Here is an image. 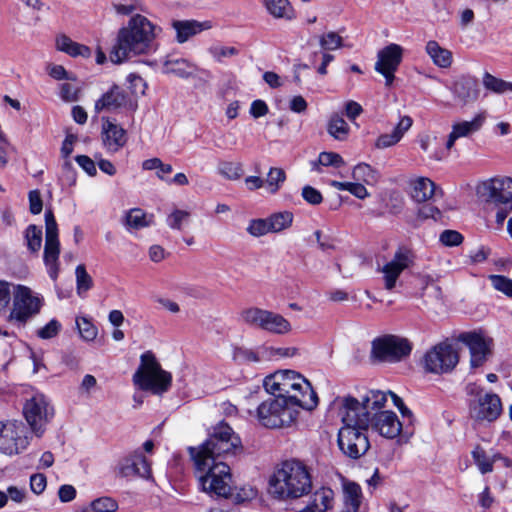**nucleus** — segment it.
<instances>
[{"instance_id": "nucleus-1", "label": "nucleus", "mask_w": 512, "mask_h": 512, "mask_svg": "<svg viewBox=\"0 0 512 512\" xmlns=\"http://www.w3.org/2000/svg\"><path fill=\"white\" fill-rule=\"evenodd\" d=\"M162 32L147 17L136 14L131 17L126 27L119 30L110 60L120 64L132 56L146 54L152 49V43Z\"/></svg>"}, {"instance_id": "nucleus-2", "label": "nucleus", "mask_w": 512, "mask_h": 512, "mask_svg": "<svg viewBox=\"0 0 512 512\" xmlns=\"http://www.w3.org/2000/svg\"><path fill=\"white\" fill-rule=\"evenodd\" d=\"M263 386L267 393L283 398L305 410L318 404V396L310 382L293 370H279L265 377Z\"/></svg>"}, {"instance_id": "nucleus-3", "label": "nucleus", "mask_w": 512, "mask_h": 512, "mask_svg": "<svg viewBox=\"0 0 512 512\" xmlns=\"http://www.w3.org/2000/svg\"><path fill=\"white\" fill-rule=\"evenodd\" d=\"M311 474L306 465L297 460L284 461L269 479L268 493L280 501L298 499L310 493Z\"/></svg>"}, {"instance_id": "nucleus-4", "label": "nucleus", "mask_w": 512, "mask_h": 512, "mask_svg": "<svg viewBox=\"0 0 512 512\" xmlns=\"http://www.w3.org/2000/svg\"><path fill=\"white\" fill-rule=\"evenodd\" d=\"M188 450L194 465L203 468L207 459L217 461L221 456H236L243 451V446L233 429L227 423L220 422L202 445L189 447Z\"/></svg>"}, {"instance_id": "nucleus-5", "label": "nucleus", "mask_w": 512, "mask_h": 512, "mask_svg": "<svg viewBox=\"0 0 512 512\" xmlns=\"http://www.w3.org/2000/svg\"><path fill=\"white\" fill-rule=\"evenodd\" d=\"M466 393L472 397L468 400V410L469 417L475 424H490L502 414V401L496 393L484 392L481 387L473 383L466 386Z\"/></svg>"}, {"instance_id": "nucleus-6", "label": "nucleus", "mask_w": 512, "mask_h": 512, "mask_svg": "<svg viewBox=\"0 0 512 512\" xmlns=\"http://www.w3.org/2000/svg\"><path fill=\"white\" fill-rule=\"evenodd\" d=\"M141 364L133 375V382L143 391L162 394L171 386L172 376L163 370L151 351L141 355Z\"/></svg>"}, {"instance_id": "nucleus-7", "label": "nucleus", "mask_w": 512, "mask_h": 512, "mask_svg": "<svg viewBox=\"0 0 512 512\" xmlns=\"http://www.w3.org/2000/svg\"><path fill=\"white\" fill-rule=\"evenodd\" d=\"M195 466L196 475L198 477L201 489L211 496L225 497L232 493V475L230 467L222 461H211L207 459V463L203 468Z\"/></svg>"}, {"instance_id": "nucleus-8", "label": "nucleus", "mask_w": 512, "mask_h": 512, "mask_svg": "<svg viewBox=\"0 0 512 512\" xmlns=\"http://www.w3.org/2000/svg\"><path fill=\"white\" fill-rule=\"evenodd\" d=\"M299 408L301 407L298 405L274 396L257 407V418L267 428H282L290 426L296 420Z\"/></svg>"}, {"instance_id": "nucleus-9", "label": "nucleus", "mask_w": 512, "mask_h": 512, "mask_svg": "<svg viewBox=\"0 0 512 512\" xmlns=\"http://www.w3.org/2000/svg\"><path fill=\"white\" fill-rule=\"evenodd\" d=\"M243 322L272 334L283 335L291 331L290 322L281 314L258 307L244 309L241 314Z\"/></svg>"}, {"instance_id": "nucleus-10", "label": "nucleus", "mask_w": 512, "mask_h": 512, "mask_svg": "<svg viewBox=\"0 0 512 512\" xmlns=\"http://www.w3.org/2000/svg\"><path fill=\"white\" fill-rule=\"evenodd\" d=\"M30 431L19 420L0 421V452L7 455L19 454L27 448Z\"/></svg>"}, {"instance_id": "nucleus-11", "label": "nucleus", "mask_w": 512, "mask_h": 512, "mask_svg": "<svg viewBox=\"0 0 512 512\" xmlns=\"http://www.w3.org/2000/svg\"><path fill=\"white\" fill-rule=\"evenodd\" d=\"M411 342L396 335H385L372 341V355L380 361L395 363L409 356Z\"/></svg>"}, {"instance_id": "nucleus-12", "label": "nucleus", "mask_w": 512, "mask_h": 512, "mask_svg": "<svg viewBox=\"0 0 512 512\" xmlns=\"http://www.w3.org/2000/svg\"><path fill=\"white\" fill-rule=\"evenodd\" d=\"M476 194L485 202L504 205L512 209V178L496 176L481 181L476 186Z\"/></svg>"}, {"instance_id": "nucleus-13", "label": "nucleus", "mask_w": 512, "mask_h": 512, "mask_svg": "<svg viewBox=\"0 0 512 512\" xmlns=\"http://www.w3.org/2000/svg\"><path fill=\"white\" fill-rule=\"evenodd\" d=\"M459 361L458 353L448 342H441L428 350L423 357L425 371L434 374L451 372Z\"/></svg>"}, {"instance_id": "nucleus-14", "label": "nucleus", "mask_w": 512, "mask_h": 512, "mask_svg": "<svg viewBox=\"0 0 512 512\" xmlns=\"http://www.w3.org/2000/svg\"><path fill=\"white\" fill-rule=\"evenodd\" d=\"M23 413L31 431L40 437L45 425L53 417L54 411L43 394H35L26 401Z\"/></svg>"}, {"instance_id": "nucleus-15", "label": "nucleus", "mask_w": 512, "mask_h": 512, "mask_svg": "<svg viewBox=\"0 0 512 512\" xmlns=\"http://www.w3.org/2000/svg\"><path fill=\"white\" fill-rule=\"evenodd\" d=\"M415 262L413 250L405 245L399 246L393 257L380 269L383 274L384 288L392 291L396 288L401 273L411 268Z\"/></svg>"}, {"instance_id": "nucleus-16", "label": "nucleus", "mask_w": 512, "mask_h": 512, "mask_svg": "<svg viewBox=\"0 0 512 512\" xmlns=\"http://www.w3.org/2000/svg\"><path fill=\"white\" fill-rule=\"evenodd\" d=\"M59 254L58 226L52 210L49 209L45 211L44 262L48 268V274L53 280H56L58 277Z\"/></svg>"}, {"instance_id": "nucleus-17", "label": "nucleus", "mask_w": 512, "mask_h": 512, "mask_svg": "<svg viewBox=\"0 0 512 512\" xmlns=\"http://www.w3.org/2000/svg\"><path fill=\"white\" fill-rule=\"evenodd\" d=\"M339 415L343 423L342 427H350L360 430H368L371 422V412L366 409L363 401L355 397L345 396L340 398Z\"/></svg>"}, {"instance_id": "nucleus-18", "label": "nucleus", "mask_w": 512, "mask_h": 512, "mask_svg": "<svg viewBox=\"0 0 512 512\" xmlns=\"http://www.w3.org/2000/svg\"><path fill=\"white\" fill-rule=\"evenodd\" d=\"M366 432L367 430L341 427L338 433L340 450L351 459L363 456L370 447Z\"/></svg>"}, {"instance_id": "nucleus-19", "label": "nucleus", "mask_w": 512, "mask_h": 512, "mask_svg": "<svg viewBox=\"0 0 512 512\" xmlns=\"http://www.w3.org/2000/svg\"><path fill=\"white\" fill-rule=\"evenodd\" d=\"M40 308L41 300L32 294L30 288L23 285L16 286L11 318L19 322H25L31 316L37 314Z\"/></svg>"}, {"instance_id": "nucleus-20", "label": "nucleus", "mask_w": 512, "mask_h": 512, "mask_svg": "<svg viewBox=\"0 0 512 512\" xmlns=\"http://www.w3.org/2000/svg\"><path fill=\"white\" fill-rule=\"evenodd\" d=\"M402 48L397 44H390L378 52L375 70L385 78V85L391 86L394 74L402 61Z\"/></svg>"}, {"instance_id": "nucleus-21", "label": "nucleus", "mask_w": 512, "mask_h": 512, "mask_svg": "<svg viewBox=\"0 0 512 512\" xmlns=\"http://www.w3.org/2000/svg\"><path fill=\"white\" fill-rule=\"evenodd\" d=\"M459 341L464 343L470 351L471 366L476 368L481 366L491 353L492 340L485 338L482 334L476 332L462 333Z\"/></svg>"}, {"instance_id": "nucleus-22", "label": "nucleus", "mask_w": 512, "mask_h": 512, "mask_svg": "<svg viewBox=\"0 0 512 512\" xmlns=\"http://www.w3.org/2000/svg\"><path fill=\"white\" fill-rule=\"evenodd\" d=\"M117 474L123 478L137 476L148 479L151 477V468L147 458L136 451L119 461Z\"/></svg>"}, {"instance_id": "nucleus-23", "label": "nucleus", "mask_w": 512, "mask_h": 512, "mask_svg": "<svg viewBox=\"0 0 512 512\" xmlns=\"http://www.w3.org/2000/svg\"><path fill=\"white\" fill-rule=\"evenodd\" d=\"M370 427L387 439L396 438L402 431V423L392 411L375 412L371 418Z\"/></svg>"}, {"instance_id": "nucleus-24", "label": "nucleus", "mask_w": 512, "mask_h": 512, "mask_svg": "<svg viewBox=\"0 0 512 512\" xmlns=\"http://www.w3.org/2000/svg\"><path fill=\"white\" fill-rule=\"evenodd\" d=\"M450 89L454 98L462 105L475 102L480 94L478 80L469 75L459 76Z\"/></svg>"}, {"instance_id": "nucleus-25", "label": "nucleus", "mask_w": 512, "mask_h": 512, "mask_svg": "<svg viewBox=\"0 0 512 512\" xmlns=\"http://www.w3.org/2000/svg\"><path fill=\"white\" fill-rule=\"evenodd\" d=\"M171 26L176 32V41L183 44L202 31L211 29L212 23L210 21L200 22L194 19L173 20Z\"/></svg>"}, {"instance_id": "nucleus-26", "label": "nucleus", "mask_w": 512, "mask_h": 512, "mask_svg": "<svg viewBox=\"0 0 512 512\" xmlns=\"http://www.w3.org/2000/svg\"><path fill=\"white\" fill-rule=\"evenodd\" d=\"M486 116L484 113L477 114L471 121H462L455 123L452 126V131L448 136L446 143L447 150H450L457 139L467 137L481 129L485 122Z\"/></svg>"}, {"instance_id": "nucleus-27", "label": "nucleus", "mask_w": 512, "mask_h": 512, "mask_svg": "<svg viewBox=\"0 0 512 512\" xmlns=\"http://www.w3.org/2000/svg\"><path fill=\"white\" fill-rule=\"evenodd\" d=\"M102 140L105 148L115 153L126 144V131L118 124L107 121L103 124Z\"/></svg>"}, {"instance_id": "nucleus-28", "label": "nucleus", "mask_w": 512, "mask_h": 512, "mask_svg": "<svg viewBox=\"0 0 512 512\" xmlns=\"http://www.w3.org/2000/svg\"><path fill=\"white\" fill-rule=\"evenodd\" d=\"M411 197L418 203L426 202L432 197L442 196V190L426 177H419L411 182Z\"/></svg>"}, {"instance_id": "nucleus-29", "label": "nucleus", "mask_w": 512, "mask_h": 512, "mask_svg": "<svg viewBox=\"0 0 512 512\" xmlns=\"http://www.w3.org/2000/svg\"><path fill=\"white\" fill-rule=\"evenodd\" d=\"M333 495L331 489L321 488L312 495L307 506L299 512H326L332 508Z\"/></svg>"}, {"instance_id": "nucleus-30", "label": "nucleus", "mask_w": 512, "mask_h": 512, "mask_svg": "<svg viewBox=\"0 0 512 512\" xmlns=\"http://www.w3.org/2000/svg\"><path fill=\"white\" fill-rule=\"evenodd\" d=\"M164 74H173L180 78H188L195 72V66L184 58L167 59L162 67Z\"/></svg>"}, {"instance_id": "nucleus-31", "label": "nucleus", "mask_w": 512, "mask_h": 512, "mask_svg": "<svg viewBox=\"0 0 512 512\" xmlns=\"http://www.w3.org/2000/svg\"><path fill=\"white\" fill-rule=\"evenodd\" d=\"M56 46L58 50L65 52L71 57L81 56L89 58L91 56V49L88 46L74 42L66 35L57 37Z\"/></svg>"}, {"instance_id": "nucleus-32", "label": "nucleus", "mask_w": 512, "mask_h": 512, "mask_svg": "<svg viewBox=\"0 0 512 512\" xmlns=\"http://www.w3.org/2000/svg\"><path fill=\"white\" fill-rule=\"evenodd\" d=\"M124 103V94L117 86H114L108 92H106L98 101H96L95 109L98 112L101 110L113 111L121 107Z\"/></svg>"}, {"instance_id": "nucleus-33", "label": "nucleus", "mask_w": 512, "mask_h": 512, "mask_svg": "<svg viewBox=\"0 0 512 512\" xmlns=\"http://www.w3.org/2000/svg\"><path fill=\"white\" fill-rule=\"evenodd\" d=\"M425 49L436 66L440 68L451 66L453 58L451 51L441 47L437 41H428Z\"/></svg>"}, {"instance_id": "nucleus-34", "label": "nucleus", "mask_w": 512, "mask_h": 512, "mask_svg": "<svg viewBox=\"0 0 512 512\" xmlns=\"http://www.w3.org/2000/svg\"><path fill=\"white\" fill-rule=\"evenodd\" d=\"M154 223V215L147 214L140 208L130 209L125 217V225L131 229H142Z\"/></svg>"}, {"instance_id": "nucleus-35", "label": "nucleus", "mask_w": 512, "mask_h": 512, "mask_svg": "<svg viewBox=\"0 0 512 512\" xmlns=\"http://www.w3.org/2000/svg\"><path fill=\"white\" fill-rule=\"evenodd\" d=\"M327 132L336 140L344 141L348 138L350 127L339 114H333L327 124Z\"/></svg>"}, {"instance_id": "nucleus-36", "label": "nucleus", "mask_w": 512, "mask_h": 512, "mask_svg": "<svg viewBox=\"0 0 512 512\" xmlns=\"http://www.w3.org/2000/svg\"><path fill=\"white\" fill-rule=\"evenodd\" d=\"M267 219L271 233H280L292 226L294 215L290 211H281L271 214Z\"/></svg>"}, {"instance_id": "nucleus-37", "label": "nucleus", "mask_w": 512, "mask_h": 512, "mask_svg": "<svg viewBox=\"0 0 512 512\" xmlns=\"http://www.w3.org/2000/svg\"><path fill=\"white\" fill-rule=\"evenodd\" d=\"M267 11L275 18L291 19L293 9L288 0H264Z\"/></svg>"}, {"instance_id": "nucleus-38", "label": "nucleus", "mask_w": 512, "mask_h": 512, "mask_svg": "<svg viewBox=\"0 0 512 512\" xmlns=\"http://www.w3.org/2000/svg\"><path fill=\"white\" fill-rule=\"evenodd\" d=\"M482 83L486 90L496 94H504L507 91L512 92L511 82L497 78L488 72L484 73Z\"/></svg>"}, {"instance_id": "nucleus-39", "label": "nucleus", "mask_w": 512, "mask_h": 512, "mask_svg": "<svg viewBox=\"0 0 512 512\" xmlns=\"http://www.w3.org/2000/svg\"><path fill=\"white\" fill-rule=\"evenodd\" d=\"M345 164L342 156L335 152H321L317 161L311 162L312 170L321 172V166L339 168Z\"/></svg>"}, {"instance_id": "nucleus-40", "label": "nucleus", "mask_w": 512, "mask_h": 512, "mask_svg": "<svg viewBox=\"0 0 512 512\" xmlns=\"http://www.w3.org/2000/svg\"><path fill=\"white\" fill-rule=\"evenodd\" d=\"M362 401L373 416L375 412H381L380 410L385 406L387 394L382 391L371 390L363 397Z\"/></svg>"}, {"instance_id": "nucleus-41", "label": "nucleus", "mask_w": 512, "mask_h": 512, "mask_svg": "<svg viewBox=\"0 0 512 512\" xmlns=\"http://www.w3.org/2000/svg\"><path fill=\"white\" fill-rule=\"evenodd\" d=\"M217 171L228 180H238L243 175L242 164L234 161H220L217 166Z\"/></svg>"}, {"instance_id": "nucleus-42", "label": "nucleus", "mask_w": 512, "mask_h": 512, "mask_svg": "<svg viewBox=\"0 0 512 512\" xmlns=\"http://www.w3.org/2000/svg\"><path fill=\"white\" fill-rule=\"evenodd\" d=\"M361 503V488L356 483H348L344 486V505L346 508L359 510Z\"/></svg>"}, {"instance_id": "nucleus-43", "label": "nucleus", "mask_w": 512, "mask_h": 512, "mask_svg": "<svg viewBox=\"0 0 512 512\" xmlns=\"http://www.w3.org/2000/svg\"><path fill=\"white\" fill-rule=\"evenodd\" d=\"M75 275L77 294L80 297H84L85 293L93 287L92 277L87 273L83 264L76 267Z\"/></svg>"}, {"instance_id": "nucleus-44", "label": "nucleus", "mask_w": 512, "mask_h": 512, "mask_svg": "<svg viewBox=\"0 0 512 512\" xmlns=\"http://www.w3.org/2000/svg\"><path fill=\"white\" fill-rule=\"evenodd\" d=\"M27 247L31 252H37L42 244V229L36 225H29L25 231Z\"/></svg>"}, {"instance_id": "nucleus-45", "label": "nucleus", "mask_w": 512, "mask_h": 512, "mask_svg": "<svg viewBox=\"0 0 512 512\" xmlns=\"http://www.w3.org/2000/svg\"><path fill=\"white\" fill-rule=\"evenodd\" d=\"M472 458L482 474H487L493 471V460L487 456L485 450L477 446L472 451Z\"/></svg>"}, {"instance_id": "nucleus-46", "label": "nucleus", "mask_w": 512, "mask_h": 512, "mask_svg": "<svg viewBox=\"0 0 512 512\" xmlns=\"http://www.w3.org/2000/svg\"><path fill=\"white\" fill-rule=\"evenodd\" d=\"M285 179L286 174L283 169L277 167L270 168L266 179L269 192L272 194L276 193Z\"/></svg>"}, {"instance_id": "nucleus-47", "label": "nucleus", "mask_w": 512, "mask_h": 512, "mask_svg": "<svg viewBox=\"0 0 512 512\" xmlns=\"http://www.w3.org/2000/svg\"><path fill=\"white\" fill-rule=\"evenodd\" d=\"M352 177L356 181H362L367 184L372 183L376 179L374 169L366 163H360L356 165L353 168Z\"/></svg>"}, {"instance_id": "nucleus-48", "label": "nucleus", "mask_w": 512, "mask_h": 512, "mask_svg": "<svg viewBox=\"0 0 512 512\" xmlns=\"http://www.w3.org/2000/svg\"><path fill=\"white\" fill-rule=\"evenodd\" d=\"M246 230L253 237H261L271 233L267 218H257L250 220Z\"/></svg>"}, {"instance_id": "nucleus-49", "label": "nucleus", "mask_w": 512, "mask_h": 512, "mask_svg": "<svg viewBox=\"0 0 512 512\" xmlns=\"http://www.w3.org/2000/svg\"><path fill=\"white\" fill-rule=\"evenodd\" d=\"M488 279L491 282L492 287L505 294L508 297H512V280L503 275H489Z\"/></svg>"}, {"instance_id": "nucleus-50", "label": "nucleus", "mask_w": 512, "mask_h": 512, "mask_svg": "<svg viewBox=\"0 0 512 512\" xmlns=\"http://www.w3.org/2000/svg\"><path fill=\"white\" fill-rule=\"evenodd\" d=\"M76 326L80 336L86 341H92L97 336V328L85 317L76 319Z\"/></svg>"}, {"instance_id": "nucleus-51", "label": "nucleus", "mask_w": 512, "mask_h": 512, "mask_svg": "<svg viewBox=\"0 0 512 512\" xmlns=\"http://www.w3.org/2000/svg\"><path fill=\"white\" fill-rule=\"evenodd\" d=\"M319 44L324 50H336L343 44L342 37L336 32H328L319 38Z\"/></svg>"}, {"instance_id": "nucleus-52", "label": "nucleus", "mask_w": 512, "mask_h": 512, "mask_svg": "<svg viewBox=\"0 0 512 512\" xmlns=\"http://www.w3.org/2000/svg\"><path fill=\"white\" fill-rule=\"evenodd\" d=\"M91 508L94 512H115L118 509V503L111 497H100L91 502Z\"/></svg>"}, {"instance_id": "nucleus-53", "label": "nucleus", "mask_w": 512, "mask_h": 512, "mask_svg": "<svg viewBox=\"0 0 512 512\" xmlns=\"http://www.w3.org/2000/svg\"><path fill=\"white\" fill-rule=\"evenodd\" d=\"M190 214L183 210H174L167 218V224L172 229L181 230L182 225L188 221Z\"/></svg>"}, {"instance_id": "nucleus-54", "label": "nucleus", "mask_w": 512, "mask_h": 512, "mask_svg": "<svg viewBox=\"0 0 512 512\" xmlns=\"http://www.w3.org/2000/svg\"><path fill=\"white\" fill-rule=\"evenodd\" d=\"M61 330V324L58 320H50L44 327L37 331V336L41 339H51Z\"/></svg>"}, {"instance_id": "nucleus-55", "label": "nucleus", "mask_w": 512, "mask_h": 512, "mask_svg": "<svg viewBox=\"0 0 512 512\" xmlns=\"http://www.w3.org/2000/svg\"><path fill=\"white\" fill-rule=\"evenodd\" d=\"M440 242L448 247L458 246L463 242V236L456 230H444L440 234Z\"/></svg>"}, {"instance_id": "nucleus-56", "label": "nucleus", "mask_w": 512, "mask_h": 512, "mask_svg": "<svg viewBox=\"0 0 512 512\" xmlns=\"http://www.w3.org/2000/svg\"><path fill=\"white\" fill-rule=\"evenodd\" d=\"M302 197L311 205H319L323 201L321 192L310 185L302 188Z\"/></svg>"}, {"instance_id": "nucleus-57", "label": "nucleus", "mask_w": 512, "mask_h": 512, "mask_svg": "<svg viewBox=\"0 0 512 512\" xmlns=\"http://www.w3.org/2000/svg\"><path fill=\"white\" fill-rule=\"evenodd\" d=\"M209 52L218 62H221L223 58L232 57L238 54V50L235 47L226 46H213L209 49Z\"/></svg>"}, {"instance_id": "nucleus-58", "label": "nucleus", "mask_w": 512, "mask_h": 512, "mask_svg": "<svg viewBox=\"0 0 512 512\" xmlns=\"http://www.w3.org/2000/svg\"><path fill=\"white\" fill-rule=\"evenodd\" d=\"M46 486L47 479L44 474L36 473L30 477V488L35 494L40 495L43 493L46 489Z\"/></svg>"}, {"instance_id": "nucleus-59", "label": "nucleus", "mask_w": 512, "mask_h": 512, "mask_svg": "<svg viewBox=\"0 0 512 512\" xmlns=\"http://www.w3.org/2000/svg\"><path fill=\"white\" fill-rule=\"evenodd\" d=\"M127 81L130 84V89L133 94H144L146 89V82L142 77L136 74H129Z\"/></svg>"}, {"instance_id": "nucleus-60", "label": "nucleus", "mask_w": 512, "mask_h": 512, "mask_svg": "<svg viewBox=\"0 0 512 512\" xmlns=\"http://www.w3.org/2000/svg\"><path fill=\"white\" fill-rule=\"evenodd\" d=\"M399 141H400L399 137L397 135H395L394 132H392L390 134H382L377 138V140L375 142V147L378 149H386L391 146H394Z\"/></svg>"}, {"instance_id": "nucleus-61", "label": "nucleus", "mask_w": 512, "mask_h": 512, "mask_svg": "<svg viewBox=\"0 0 512 512\" xmlns=\"http://www.w3.org/2000/svg\"><path fill=\"white\" fill-rule=\"evenodd\" d=\"M43 208V201L41 194L38 190H32L29 192V210L32 214L37 215L41 213Z\"/></svg>"}, {"instance_id": "nucleus-62", "label": "nucleus", "mask_w": 512, "mask_h": 512, "mask_svg": "<svg viewBox=\"0 0 512 512\" xmlns=\"http://www.w3.org/2000/svg\"><path fill=\"white\" fill-rule=\"evenodd\" d=\"M77 164L89 175L95 176L97 174V169L94 161L86 156V155H78L75 158Z\"/></svg>"}, {"instance_id": "nucleus-63", "label": "nucleus", "mask_w": 512, "mask_h": 512, "mask_svg": "<svg viewBox=\"0 0 512 512\" xmlns=\"http://www.w3.org/2000/svg\"><path fill=\"white\" fill-rule=\"evenodd\" d=\"M60 95L64 101H76L78 99V88L70 83H64L61 85Z\"/></svg>"}, {"instance_id": "nucleus-64", "label": "nucleus", "mask_w": 512, "mask_h": 512, "mask_svg": "<svg viewBox=\"0 0 512 512\" xmlns=\"http://www.w3.org/2000/svg\"><path fill=\"white\" fill-rule=\"evenodd\" d=\"M419 216L424 219L432 218L435 221H438L441 219L442 213L437 207L427 204L419 209Z\"/></svg>"}]
</instances>
